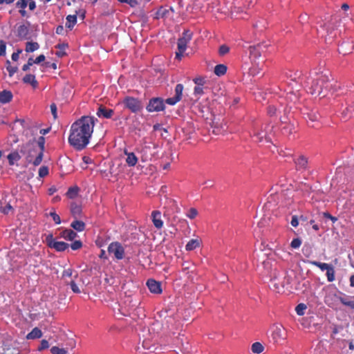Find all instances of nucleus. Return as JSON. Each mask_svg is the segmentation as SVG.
<instances>
[{
	"mask_svg": "<svg viewBox=\"0 0 354 354\" xmlns=\"http://www.w3.org/2000/svg\"><path fill=\"white\" fill-rule=\"evenodd\" d=\"M268 23L265 19L259 18L254 23L256 33H261L267 28Z\"/></svg>",
	"mask_w": 354,
	"mask_h": 354,
	"instance_id": "b1692460",
	"label": "nucleus"
},
{
	"mask_svg": "<svg viewBox=\"0 0 354 354\" xmlns=\"http://www.w3.org/2000/svg\"><path fill=\"white\" fill-rule=\"evenodd\" d=\"M12 210V207L10 204L8 203L4 207H1V212L5 214H8Z\"/></svg>",
	"mask_w": 354,
	"mask_h": 354,
	"instance_id": "bf43d9fd",
	"label": "nucleus"
},
{
	"mask_svg": "<svg viewBox=\"0 0 354 354\" xmlns=\"http://www.w3.org/2000/svg\"><path fill=\"white\" fill-rule=\"evenodd\" d=\"M272 129V126L266 124L263 129H261L257 130L254 133V136L257 138V141L259 142H262L263 141L266 142H271L272 139L270 136V133L271 132Z\"/></svg>",
	"mask_w": 354,
	"mask_h": 354,
	"instance_id": "ddd939ff",
	"label": "nucleus"
},
{
	"mask_svg": "<svg viewBox=\"0 0 354 354\" xmlns=\"http://www.w3.org/2000/svg\"><path fill=\"white\" fill-rule=\"evenodd\" d=\"M49 214L56 224H59L61 223L60 217L55 212H51Z\"/></svg>",
	"mask_w": 354,
	"mask_h": 354,
	"instance_id": "4d7b16f0",
	"label": "nucleus"
},
{
	"mask_svg": "<svg viewBox=\"0 0 354 354\" xmlns=\"http://www.w3.org/2000/svg\"><path fill=\"white\" fill-rule=\"evenodd\" d=\"M184 86L182 84H178L175 88V95L172 97H169L165 100V102L169 105H174L178 102L183 95Z\"/></svg>",
	"mask_w": 354,
	"mask_h": 354,
	"instance_id": "6ab92c4d",
	"label": "nucleus"
},
{
	"mask_svg": "<svg viewBox=\"0 0 354 354\" xmlns=\"http://www.w3.org/2000/svg\"><path fill=\"white\" fill-rule=\"evenodd\" d=\"M151 217H152V222H153L154 226L158 229H160L163 225V222L161 219L160 212L158 211V210L153 211L151 213Z\"/></svg>",
	"mask_w": 354,
	"mask_h": 354,
	"instance_id": "393cba45",
	"label": "nucleus"
},
{
	"mask_svg": "<svg viewBox=\"0 0 354 354\" xmlns=\"http://www.w3.org/2000/svg\"><path fill=\"white\" fill-rule=\"evenodd\" d=\"M229 51L230 48L227 45L223 44L220 46L218 53L220 55L223 56L229 53Z\"/></svg>",
	"mask_w": 354,
	"mask_h": 354,
	"instance_id": "3c124183",
	"label": "nucleus"
},
{
	"mask_svg": "<svg viewBox=\"0 0 354 354\" xmlns=\"http://www.w3.org/2000/svg\"><path fill=\"white\" fill-rule=\"evenodd\" d=\"M28 144H22L18 146L17 149L12 151L8 156L7 158L10 165H14L15 163L19 161L23 154L26 153Z\"/></svg>",
	"mask_w": 354,
	"mask_h": 354,
	"instance_id": "9d476101",
	"label": "nucleus"
},
{
	"mask_svg": "<svg viewBox=\"0 0 354 354\" xmlns=\"http://www.w3.org/2000/svg\"><path fill=\"white\" fill-rule=\"evenodd\" d=\"M49 347L48 342L46 339H42L40 344V346L39 347V350L41 351Z\"/></svg>",
	"mask_w": 354,
	"mask_h": 354,
	"instance_id": "69168bd1",
	"label": "nucleus"
},
{
	"mask_svg": "<svg viewBox=\"0 0 354 354\" xmlns=\"http://www.w3.org/2000/svg\"><path fill=\"white\" fill-rule=\"evenodd\" d=\"M270 287L275 292H285V286L283 282L280 281L279 279H277V277H274L273 279L271 280Z\"/></svg>",
	"mask_w": 354,
	"mask_h": 354,
	"instance_id": "412c9836",
	"label": "nucleus"
},
{
	"mask_svg": "<svg viewBox=\"0 0 354 354\" xmlns=\"http://www.w3.org/2000/svg\"><path fill=\"white\" fill-rule=\"evenodd\" d=\"M301 243L302 241L300 238H295L291 241L290 246L294 249H297L301 246Z\"/></svg>",
	"mask_w": 354,
	"mask_h": 354,
	"instance_id": "09e8293b",
	"label": "nucleus"
},
{
	"mask_svg": "<svg viewBox=\"0 0 354 354\" xmlns=\"http://www.w3.org/2000/svg\"><path fill=\"white\" fill-rule=\"evenodd\" d=\"M121 3H126L130 5L131 7H134L138 4L137 0H118Z\"/></svg>",
	"mask_w": 354,
	"mask_h": 354,
	"instance_id": "774afa93",
	"label": "nucleus"
},
{
	"mask_svg": "<svg viewBox=\"0 0 354 354\" xmlns=\"http://www.w3.org/2000/svg\"><path fill=\"white\" fill-rule=\"evenodd\" d=\"M44 156V152L42 151H39L37 152L36 157L34 160L32 159V155L31 152L27 156V160L29 162H32L34 166H38L41 164Z\"/></svg>",
	"mask_w": 354,
	"mask_h": 354,
	"instance_id": "bb28decb",
	"label": "nucleus"
},
{
	"mask_svg": "<svg viewBox=\"0 0 354 354\" xmlns=\"http://www.w3.org/2000/svg\"><path fill=\"white\" fill-rule=\"evenodd\" d=\"M193 81L196 86H204L206 82L205 78L203 77H196L193 80Z\"/></svg>",
	"mask_w": 354,
	"mask_h": 354,
	"instance_id": "603ef678",
	"label": "nucleus"
},
{
	"mask_svg": "<svg viewBox=\"0 0 354 354\" xmlns=\"http://www.w3.org/2000/svg\"><path fill=\"white\" fill-rule=\"evenodd\" d=\"M192 33L189 30H185L182 36L178 39V51L176 52V58L180 60L183 54L187 49V44L191 41Z\"/></svg>",
	"mask_w": 354,
	"mask_h": 354,
	"instance_id": "0eeeda50",
	"label": "nucleus"
},
{
	"mask_svg": "<svg viewBox=\"0 0 354 354\" xmlns=\"http://www.w3.org/2000/svg\"><path fill=\"white\" fill-rule=\"evenodd\" d=\"M287 335L286 328L281 324H276L272 326V339L276 344H282L285 342Z\"/></svg>",
	"mask_w": 354,
	"mask_h": 354,
	"instance_id": "1a4fd4ad",
	"label": "nucleus"
},
{
	"mask_svg": "<svg viewBox=\"0 0 354 354\" xmlns=\"http://www.w3.org/2000/svg\"><path fill=\"white\" fill-rule=\"evenodd\" d=\"M41 336H42L41 330L39 328L35 327L26 335V339H39Z\"/></svg>",
	"mask_w": 354,
	"mask_h": 354,
	"instance_id": "f704fd0d",
	"label": "nucleus"
},
{
	"mask_svg": "<svg viewBox=\"0 0 354 354\" xmlns=\"http://www.w3.org/2000/svg\"><path fill=\"white\" fill-rule=\"evenodd\" d=\"M78 191L79 188L77 187H70L66 192V195L69 198H73L77 195Z\"/></svg>",
	"mask_w": 354,
	"mask_h": 354,
	"instance_id": "37998d69",
	"label": "nucleus"
},
{
	"mask_svg": "<svg viewBox=\"0 0 354 354\" xmlns=\"http://www.w3.org/2000/svg\"><path fill=\"white\" fill-rule=\"evenodd\" d=\"M198 215V211L196 208L192 207L190 208L187 212L186 213V216L189 218L190 219L195 218Z\"/></svg>",
	"mask_w": 354,
	"mask_h": 354,
	"instance_id": "49530a36",
	"label": "nucleus"
},
{
	"mask_svg": "<svg viewBox=\"0 0 354 354\" xmlns=\"http://www.w3.org/2000/svg\"><path fill=\"white\" fill-rule=\"evenodd\" d=\"M6 69L8 71L9 76L12 77L18 70L17 66H6Z\"/></svg>",
	"mask_w": 354,
	"mask_h": 354,
	"instance_id": "13d9d810",
	"label": "nucleus"
},
{
	"mask_svg": "<svg viewBox=\"0 0 354 354\" xmlns=\"http://www.w3.org/2000/svg\"><path fill=\"white\" fill-rule=\"evenodd\" d=\"M201 241L198 239H193L188 241L185 245L187 251H192L200 247Z\"/></svg>",
	"mask_w": 354,
	"mask_h": 354,
	"instance_id": "473e14b6",
	"label": "nucleus"
},
{
	"mask_svg": "<svg viewBox=\"0 0 354 354\" xmlns=\"http://www.w3.org/2000/svg\"><path fill=\"white\" fill-rule=\"evenodd\" d=\"M227 66L225 64H218L214 67V73L217 76L224 75L227 72Z\"/></svg>",
	"mask_w": 354,
	"mask_h": 354,
	"instance_id": "e433bc0d",
	"label": "nucleus"
},
{
	"mask_svg": "<svg viewBox=\"0 0 354 354\" xmlns=\"http://www.w3.org/2000/svg\"><path fill=\"white\" fill-rule=\"evenodd\" d=\"M82 247V243L81 241H75L73 243H71V248L73 250H77L80 249Z\"/></svg>",
	"mask_w": 354,
	"mask_h": 354,
	"instance_id": "6e6d98bb",
	"label": "nucleus"
},
{
	"mask_svg": "<svg viewBox=\"0 0 354 354\" xmlns=\"http://www.w3.org/2000/svg\"><path fill=\"white\" fill-rule=\"evenodd\" d=\"M59 50L56 52V55L59 57H62L66 55L65 49L68 48V44L66 43L58 44L56 46Z\"/></svg>",
	"mask_w": 354,
	"mask_h": 354,
	"instance_id": "58836bf2",
	"label": "nucleus"
},
{
	"mask_svg": "<svg viewBox=\"0 0 354 354\" xmlns=\"http://www.w3.org/2000/svg\"><path fill=\"white\" fill-rule=\"evenodd\" d=\"M326 277L329 282H332L335 280V270L333 266H331L330 268L326 270Z\"/></svg>",
	"mask_w": 354,
	"mask_h": 354,
	"instance_id": "a18cd8bd",
	"label": "nucleus"
},
{
	"mask_svg": "<svg viewBox=\"0 0 354 354\" xmlns=\"http://www.w3.org/2000/svg\"><path fill=\"white\" fill-rule=\"evenodd\" d=\"M225 125H221V128H219L218 127H216L215 126L213 131L216 134L222 133L223 132L226 131V128H225Z\"/></svg>",
	"mask_w": 354,
	"mask_h": 354,
	"instance_id": "680f3d73",
	"label": "nucleus"
},
{
	"mask_svg": "<svg viewBox=\"0 0 354 354\" xmlns=\"http://www.w3.org/2000/svg\"><path fill=\"white\" fill-rule=\"evenodd\" d=\"M311 263L317 267H318L322 271L327 270L332 266L330 264L326 263H322L319 261H312Z\"/></svg>",
	"mask_w": 354,
	"mask_h": 354,
	"instance_id": "79ce46f5",
	"label": "nucleus"
},
{
	"mask_svg": "<svg viewBox=\"0 0 354 354\" xmlns=\"http://www.w3.org/2000/svg\"><path fill=\"white\" fill-rule=\"evenodd\" d=\"M24 84H30L33 88H36L38 86V82L35 78V75L32 74H26L22 79Z\"/></svg>",
	"mask_w": 354,
	"mask_h": 354,
	"instance_id": "cd10ccee",
	"label": "nucleus"
},
{
	"mask_svg": "<svg viewBox=\"0 0 354 354\" xmlns=\"http://www.w3.org/2000/svg\"><path fill=\"white\" fill-rule=\"evenodd\" d=\"M257 261V268L261 274L270 276L272 270L273 258L272 255L265 256L263 253L258 254L255 257Z\"/></svg>",
	"mask_w": 354,
	"mask_h": 354,
	"instance_id": "39448f33",
	"label": "nucleus"
},
{
	"mask_svg": "<svg viewBox=\"0 0 354 354\" xmlns=\"http://www.w3.org/2000/svg\"><path fill=\"white\" fill-rule=\"evenodd\" d=\"M50 352L52 354H66L67 351L64 348H60L57 346H53L50 348Z\"/></svg>",
	"mask_w": 354,
	"mask_h": 354,
	"instance_id": "de8ad7c7",
	"label": "nucleus"
},
{
	"mask_svg": "<svg viewBox=\"0 0 354 354\" xmlns=\"http://www.w3.org/2000/svg\"><path fill=\"white\" fill-rule=\"evenodd\" d=\"M147 286L149 291L152 293L160 294L162 292L161 283L154 279H148Z\"/></svg>",
	"mask_w": 354,
	"mask_h": 354,
	"instance_id": "4be33fe9",
	"label": "nucleus"
},
{
	"mask_svg": "<svg viewBox=\"0 0 354 354\" xmlns=\"http://www.w3.org/2000/svg\"><path fill=\"white\" fill-rule=\"evenodd\" d=\"M340 301L344 306H349L354 309V300L348 301L344 298H340Z\"/></svg>",
	"mask_w": 354,
	"mask_h": 354,
	"instance_id": "5fc2aeb1",
	"label": "nucleus"
},
{
	"mask_svg": "<svg viewBox=\"0 0 354 354\" xmlns=\"http://www.w3.org/2000/svg\"><path fill=\"white\" fill-rule=\"evenodd\" d=\"M48 174V168L46 166H42L39 169V176L44 178Z\"/></svg>",
	"mask_w": 354,
	"mask_h": 354,
	"instance_id": "8fccbe9b",
	"label": "nucleus"
},
{
	"mask_svg": "<svg viewBox=\"0 0 354 354\" xmlns=\"http://www.w3.org/2000/svg\"><path fill=\"white\" fill-rule=\"evenodd\" d=\"M70 286H71V290L75 293H80V290L79 287L77 286V285L75 283V282L74 281H71Z\"/></svg>",
	"mask_w": 354,
	"mask_h": 354,
	"instance_id": "0e129e2a",
	"label": "nucleus"
},
{
	"mask_svg": "<svg viewBox=\"0 0 354 354\" xmlns=\"http://www.w3.org/2000/svg\"><path fill=\"white\" fill-rule=\"evenodd\" d=\"M96 114L99 118H104L109 119V118H111L113 115L114 111L111 109H107L106 106H104L103 105H100L98 107Z\"/></svg>",
	"mask_w": 354,
	"mask_h": 354,
	"instance_id": "5701e85b",
	"label": "nucleus"
},
{
	"mask_svg": "<svg viewBox=\"0 0 354 354\" xmlns=\"http://www.w3.org/2000/svg\"><path fill=\"white\" fill-rule=\"evenodd\" d=\"M46 242L48 247L54 248L57 252H63L66 250L69 245L64 241H56L53 234H48L46 236Z\"/></svg>",
	"mask_w": 354,
	"mask_h": 354,
	"instance_id": "dca6fc26",
	"label": "nucleus"
},
{
	"mask_svg": "<svg viewBox=\"0 0 354 354\" xmlns=\"http://www.w3.org/2000/svg\"><path fill=\"white\" fill-rule=\"evenodd\" d=\"M73 270L71 268L65 269L62 273V277H71L73 276Z\"/></svg>",
	"mask_w": 354,
	"mask_h": 354,
	"instance_id": "052dcab7",
	"label": "nucleus"
},
{
	"mask_svg": "<svg viewBox=\"0 0 354 354\" xmlns=\"http://www.w3.org/2000/svg\"><path fill=\"white\" fill-rule=\"evenodd\" d=\"M75 12L76 13L75 15H69L66 18V27L71 30L74 27V26L77 23V12L76 11Z\"/></svg>",
	"mask_w": 354,
	"mask_h": 354,
	"instance_id": "72a5a7b5",
	"label": "nucleus"
},
{
	"mask_svg": "<svg viewBox=\"0 0 354 354\" xmlns=\"http://www.w3.org/2000/svg\"><path fill=\"white\" fill-rule=\"evenodd\" d=\"M268 46L265 42L249 46L248 50L250 59L252 62H256L261 56V54L266 52Z\"/></svg>",
	"mask_w": 354,
	"mask_h": 354,
	"instance_id": "f8f14e48",
	"label": "nucleus"
},
{
	"mask_svg": "<svg viewBox=\"0 0 354 354\" xmlns=\"http://www.w3.org/2000/svg\"><path fill=\"white\" fill-rule=\"evenodd\" d=\"M122 103L126 109H128L133 113H138L143 108L141 100L131 96H126L123 99Z\"/></svg>",
	"mask_w": 354,
	"mask_h": 354,
	"instance_id": "6e6552de",
	"label": "nucleus"
},
{
	"mask_svg": "<svg viewBox=\"0 0 354 354\" xmlns=\"http://www.w3.org/2000/svg\"><path fill=\"white\" fill-rule=\"evenodd\" d=\"M29 33V29L28 26L24 24L19 25L17 29V36L21 39H27V36Z\"/></svg>",
	"mask_w": 354,
	"mask_h": 354,
	"instance_id": "c85d7f7f",
	"label": "nucleus"
},
{
	"mask_svg": "<svg viewBox=\"0 0 354 354\" xmlns=\"http://www.w3.org/2000/svg\"><path fill=\"white\" fill-rule=\"evenodd\" d=\"M71 226L77 232H82L85 230L86 225L83 221L76 219L71 223Z\"/></svg>",
	"mask_w": 354,
	"mask_h": 354,
	"instance_id": "c9c22d12",
	"label": "nucleus"
},
{
	"mask_svg": "<svg viewBox=\"0 0 354 354\" xmlns=\"http://www.w3.org/2000/svg\"><path fill=\"white\" fill-rule=\"evenodd\" d=\"M82 212V209L81 205H80L75 203H71V213L75 218H77L80 217Z\"/></svg>",
	"mask_w": 354,
	"mask_h": 354,
	"instance_id": "2f4dec72",
	"label": "nucleus"
},
{
	"mask_svg": "<svg viewBox=\"0 0 354 354\" xmlns=\"http://www.w3.org/2000/svg\"><path fill=\"white\" fill-rule=\"evenodd\" d=\"M108 252L113 254L118 260L122 259L124 256V249L122 244L118 241L112 242L108 247Z\"/></svg>",
	"mask_w": 354,
	"mask_h": 354,
	"instance_id": "2eb2a0df",
	"label": "nucleus"
},
{
	"mask_svg": "<svg viewBox=\"0 0 354 354\" xmlns=\"http://www.w3.org/2000/svg\"><path fill=\"white\" fill-rule=\"evenodd\" d=\"M204 94V86H196L194 89V95L196 99H199Z\"/></svg>",
	"mask_w": 354,
	"mask_h": 354,
	"instance_id": "a19ab883",
	"label": "nucleus"
},
{
	"mask_svg": "<svg viewBox=\"0 0 354 354\" xmlns=\"http://www.w3.org/2000/svg\"><path fill=\"white\" fill-rule=\"evenodd\" d=\"M289 77H290V80H289V102L297 104L300 102L304 93L302 78L301 74H297V73H295V77H292L290 75Z\"/></svg>",
	"mask_w": 354,
	"mask_h": 354,
	"instance_id": "20e7f679",
	"label": "nucleus"
},
{
	"mask_svg": "<svg viewBox=\"0 0 354 354\" xmlns=\"http://www.w3.org/2000/svg\"><path fill=\"white\" fill-rule=\"evenodd\" d=\"M12 93L10 91L3 90L0 92V102L6 104L10 102L12 99Z\"/></svg>",
	"mask_w": 354,
	"mask_h": 354,
	"instance_id": "7c9ffc66",
	"label": "nucleus"
},
{
	"mask_svg": "<svg viewBox=\"0 0 354 354\" xmlns=\"http://www.w3.org/2000/svg\"><path fill=\"white\" fill-rule=\"evenodd\" d=\"M22 53L21 49H18L17 52H15L12 54V59L15 62H17L19 58V55Z\"/></svg>",
	"mask_w": 354,
	"mask_h": 354,
	"instance_id": "338daca9",
	"label": "nucleus"
},
{
	"mask_svg": "<svg viewBox=\"0 0 354 354\" xmlns=\"http://www.w3.org/2000/svg\"><path fill=\"white\" fill-rule=\"evenodd\" d=\"M293 160L295 165V169L297 171L302 172L306 169L308 160L304 156L299 155L297 157H295Z\"/></svg>",
	"mask_w": 354,
	"mask_h": 354,
	"instance_id": "aec40b11",
	"label": "nucleus"
},
{
	"mask_svg": "<svg viewBox=\"0 0 354 354\" xmlns=\"http://www.w3.org/2000/svg\"><path fill=\"white\" fill-rule=\"evenodd\" d=\"M332 84L328 77L325 75H319L312 78L310 86L308 91L312 95L319 96L320 98L326 97L330 91Z\"/></svg>",
	"mask_w": 354,
	"mask_h": 354,
	"instance_id": "7ed1b4c3",
	"label": "nucleus"
},
{
	"mask_svg": "<svg viewBox=\"0 0 354 354\" xmlns=\"http://www.w3.org/2000/svg\"><path fill=\"white\" fill-rule=\"evenodd\" d=\"M39 48V45L37 42L28 41L26 44V52L27 53H32Z\"/></svg>",
	"mask_w": 354,
	"mask_h": 354,
	"instance_id": "4c0bfd02",
	"label": "nucleus"
},
{
	"mask_svg": "<svg viewBox=\"0 0 354 354\" xmlns=\"http://www.w3.org/2000/svg\"><path fill=\"white\" fill-rule=\"evenodd\" d=\"M346 108L343 111L342 114L345 119L354 116V90L351 91L347 95L346 100Z\"/></svg>",
	"mask_w": 354,
	"mask_h": 354,
	"instance_id": "4468645a",
	"label": "nucleus"
},
{
	"mask_svg": "<svg viewBox=\"0 0 354 354\" xmlns=\"http://www.w3.org/2000/svg\"><path fill=\"white\" fill-rule=\"evenodd\" d=\"M28 6L29 10L32 11L36 8V3L32 0H19L16 3V7L19 9V12L22 17L26 16L25 8Z\"/></svg>",
	"mask_w": 354,
	"mask_h": 354,
	"instance_id": "a211bd4d",
	"label": "nucleus"
},
{
	"mask_svg": "<svg viewBox=\"0 0 354 354\" xmlns=\"http://www.w3.org/2000/svg\"><path fill=\"white\" fill-rule=\"evenodd\" d=\"M269 238L270 236H264L263 239H259V241H261V243L258 245V248H257L254 251L255 257H257V254L261 253H263L265 256L273 254L272 248L267 243V240Z\"/></svg>",
	"mask_w": 354,
	"mask_h": 354,
	"instance_id": "f3484780",
	"label": "nucleus"
},
{
	"mask_svg": "<svg viewBox=\"0 0 354 354\" xmlns=\"http://www.w3.org/2000/svg\"><path fill=\"white\" fill-rule=\"evenodd\" d=\"M124 153L127 156L126 163L129 167H134L138 162V158L133 152H129L124 149Z\"/></svg>",
	"mask_w": 354,
	"mask_h": 354,
	"instance_id": "a878e982",
	"label": "nucleus"
},
{
	"mask_svg": "<svg viewBox=\"0 0 354 354\" xmlns=\"http://www.w3.org/2000/svg\"><path fill=\"white\" fill-rule=\"evenodd\" d=\"M272 189H274V192L270 195L267 202L263 205L261 209L262 216L254 229L253 234L257 242H259V239L270 236L272 234L274 222L270 210L272 202H274L276 198L279 199L280 198L282 202H285L286 192L288 189L287 185L286 184L276 185Z\"/></svg>",
	"mask_w": 354,
	"mask_h": 354,
	"instance_id": "f257e3e1",
	"label": "nucleus"
},
{
	"mask_svg": "<svg viewBox=\"0 0 354 354\" xmlns=\"http://www.w3.org/2000/svg\"><path fill=\"white\" fill-rule=\"evenodd\" d=\"M165 102L161 97H152L149 100L146 109L148 112H160L165 109Z\"/></svg>",
	"mask_w": 354,
	"mask_h": 354,
	"instance_id": "9b49d317",
	"label": "nucleus"
},
{
	"mask_svg": "<svg viewBox=\"0 0 354 354\" xmlns=\"http://www.w3.org/2000/svg\"><path fill=\"white\" fill-rule=\"evenodd\" d=\"M93 116H82L71 127L68 142L77 150L84 149L89 143L95 122Z\"/></svg>",
	"mask_w": 354,
	"mask_h": 354,
	"instance_id": "f03ea898",
	"label": "nucleus"
},
{
	"mask_svg": "<svg viewBox=\"0 0 354 354\" xmlns=\"http://www.w3.org/2000/svg\"><path fill=\"white\" fill-rule=\"evenodd\" d=\"M37 144L39 147V151H42V152H44V151L45 138L43 136H40L38 138Z\"/></svg>",
	"mask_w": 354,
	"mask_h": 354,
	"instance_id": "864d4df0",
	"label": "nucleus"
},
{
	"mask_svg": "<svg viewBox=\"0 0 354 354\" xmlns=\"http://www.w3.org/2000/svg\"><path fill=\"white\" fill-rule=\"evenodd\" d=\"M287 195L288 190L286 192L285 202H282L280 198L279 199L276 198L274 202H272V206L270 210L271 216L274 215L275 217L281 218L284 221L287 220Z\"/></svg>",
	"mask_w": 354,
	"mask_h": 354,
	"instance_id": "423d86ee",
	"label": "nucleus"
},
{
	"mask_svg": "<svg viewBox=\"0 0 354 354\" xmlns=\"http://www.w3.org/2000/svg\"><path fill=\"white\" fill-rule=\"evenodd\" d=\"M77 236V233L71 229H65L60 233V237L68 241L74 240Z\"/></svg>",
	"mask_w": 354,
	"mask_h": 354,
	"instance_id": "c756f323",
	"label": "nucleus"
},
{
	"mask_svg": "<svg viewBox=\"0 0 354 354\" xmlns=\"http://www.w3.org/2000/svg\"><path fill=\"white\" fill-rule=\"evenodd\" d=\"M6 45L5 41L3 40L0 41V56L5 55L6 54Z\"/></svg>",
	"mask_w": 354,
	"mask_h": 354,
	"instance_id": "e2e57ef3",
	"label": "nucleus"
},
{
	"mask_svg": "<svg viewBox=\"0 0 354 354\" xmlns=\"http://www.w3.org/2000/svg\"><path fill=\"white\" fill-rule=\"evenodd\" d=\"M307 306L306 304L301 303L298 304L295 308V311L297 314L299 316L304 315L305 313V310H306Z\"/></svg>",
	"mask_w": 354,
	"mask_h": 354,
	"instance_id": "c03bdc74",
	"label": "nucleus"
},
{
	"mask_svg": "<svg viewBox=\"0 0 354 354\" xmlns=\"http://www.w3.org/2000/svg\"><path fill=\"white\" fill-rule=\"evenodd\" d=\"M251 350L254 353L259 354L263 351L264 346L261 343L257 342L252 344Z\"/></svg>",
	"mask_w": 354,
	"mask_h": 354,
	"instance_id": "ea45409f",
	"label": "nucleus"
}]
</instances>
